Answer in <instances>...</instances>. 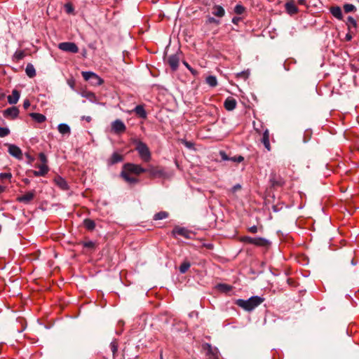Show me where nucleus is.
I'll return each instance as SVG.
<instances>
[{"label": "nucleus", "instance_id": "1", "mask_svg": "<svg viewBox=\"0 0 359 359\" xmlns=\"http://www.w3.org/2000/svg\"><path fill=\"white\" fill-rule=\"evenodd\" d=\"M264 301V299L262 297L259 296H253L247 300L242 299H237L236 304L238 306L243 309L245 311H252L253 309L260 305Z\"/></svg>", "mask_w": 359, "mask_h": 359}, {"label": "nucleus", "instance_id": "2", "mask_svg": "<svg viewBox=\"0 0 359 359\" xmlns=\"http://www.w3.org/2000/svg\"><path fill=\"white\" fill-rule=\"evenodd\" d=\"M132 142L135 145V149L138 152L140 158L144 162H149L151 159V154L148 146L137 138L133 139Z\"/></svg>", "mask_w": 359, "mask_h": 359}, {"label": "nucleus", "instance_id": "3", "mask_svg": "<svg viewBox=\"0 0 359 359\" xmlns=\"http://www.w3.org/2000/svg\"><path fill=\"white\" fill-rule=\"evenodd\" d=\"M240 241L244 243L252 244L257 247L266 248L271 245V242L269 240L262 237L252 238L248 236H244L240 238Z\"/></svg>", "mask_w": 359, "mask_h": 359}, {"label": "nucleus", "instance_id": "4", "mask_svg": "<svg viewBox=\"0 0 359 359\" xmlns=\"http://www.w3.org/2000/svg\"><path fill=\"white\" fill-rule=\"evenodd\" d=\"M270 187L273 189H278L285 184V180L276 170H272L269 175Z\"/></svg>", "mask_w": 359, "mask_h": 359}, {"label": "nucleus", "instance_id": "5", "mask_svg": "<svg viewBox=\"0 0 359 359\" xmlns=\"http://www.w3.org/2000/svg\"><path fill=\"white\" fill-rule=\"evenodd\" d=\"M123 171H126L129 174H135L136 175H140L142 173L146 172V169L142 168L140 165L127 163H125L123 166Z\"/></svg>", "mask_w": 359, "mask_h": 359}, {"label": "nucleus", "instance_id": "6", "mask_svg": "<svg viewBox=\"0 0 359 359\" xmlns=\"http://www.w3.org/2000/svg\"><path fill=\"white\" fill-rule=\"evenodd\" d=\"M81 74L84 80L90 81L94 86H100L104 83V80L94 72H82Z\"/></svg>", "mask_w": 359, "mask_h": 359}, {"label": "nucleus", "instance_id": "7", "mask_svg": "<svg viewBox=\"0 0 359 359\" xmlns=\"http://www.w3.org/2000/svg\"><path fill=\"white\" fill-rule=\"evenodd\" d=\"M58 48L62 51L71 53H77L79 47L74 42H62L58 44Z\"/></svg>", "mask_w": 359, "mask_h": 359}, {"label": "nucleus", "instance_id": "8", "mask_svg": "<svg viewBox=\"0 0 359 359\" xmlns=\"http://www.w3.org/2000/svg\"><path fill=\"white\" fill-rule=\"evenodd\" d=\"M203 349L206 351L207 359H219L217 348H213L211 344L205 343L203 345Z\"/></svg>", "mask_w": 359, "mask_h": 359}, {"label": "nucleus", "instance_id": "9", "mask_svg": "<svg viewBox=\"0 0 359 359\" xmlns=\"http://www.w3.org/2000/svg\"><path fill=\"white\" fill-rule=\"evenodd\" d=\"M180 54L181 53H177L168 57L167 63L170 66L172 72L177 71L179 67Z\"/></svg>", "mask_w": 359, "mask_h": 359}, {"label": "nucleus", "instance_id": "10", "mask_svg": "<svg viewBox=\"0 0 359 359\" xmlns=\"http://www.w3.org/2000/svg\"><path fill=\"white\" fill-rule=\"evenodd\" d=\"M35 196L36 191L34 189H32L29 191H27L24 195L18 196L16 201L19 203H22L24 204H29L34 200Z\"/></svg>", "mask_w": 359, "mask_h": 359}, {"label": "nucleus", "instance_id": "11", "mask_svg": "<svg viewBox=\"0 0 359 359\" xmlns=\"http://www.w3.org/2000/svg\"><path fill=\"white\" fill-rule=\"evenodd\" d=\"M172 233L174 236L175 235L181 236L187 239H191L194 236V234L191 231L188 230L187 229H186L184 227H180V226H175L173 229Z\"/></svg>", "mask_w": 359, "mask_h": 359}, {"label": "nucleus", "instance_id": "12", "mask_svg": "<svg viewBox=\"0 0 359 359\" xmlns=\"http://www.w3.org/2000/svg\"><path fill=\"white\" fill-rule=\"evenodd\" d=\"M111 129L115 133L121 134L126 132V126L122 121L116 119L112 122Z\"/></svg>", "mask_w": 359, "mask_h": 359}, {"label": "nucleus", "instance_id": "13", "mask_svg": "<svg viewBox=\"0 0 359 359\" xmlns=\"http://www.w3.org/2000/svg\"><path fill=\"white\" fill-rule=\"evenodd\" d=\"M6 145L8 147V151L11 156L15 157L19 160H21L22 158V152L20 147L15 144H7Z\"/></svg>", "mask_w": 359, "mask_h": 359}, {"label": "nucleus", "instance_id": "14", "mask_svg": "<svg viewBox=\"0 0 359 359\" xmlns=\"http://www.w3.org/2000/svg\"><path fill=\"white\" fill-rule=\"evenodd\" d=\"M19 109L16 107H11L3 111V115L6 118L15 119L19 115Z\"/></svg>", "mask_w": 359, "mask_h": 359}, {"label": "nucleus", "instance_id": "15", "mask_svg": "<svg viewBox=\"0 0 359 359\" xmlns=\"http://www.w3.org/2000/svg\"><path fill=\"white\" fill-rule=\"evenodd\" d=\"M146 169V172L149 173L151 177H161L164 175V171L158 167L149 165Z\"/></svg>", "mask_w": 359, "mask_h": 359}, {"label": "nucleus", "instance_id": "16", "mask_svg": "<svg viewBox=\"0 0 359 359\" xmlns=\"http://www.w3.org/2000/svg\"><path fill=\"white\" fill-rule=\"evenodd\" d=\"M285 8L286 12L290 15H295L299 12L294 0H287L285 4Z\"/></svg>", "mask_w": 359, "mask_h": 359}, {"label": "nucleus", "instance_id": "17", "mask_svg": "<svg viewBox=\"0 0 359 359\" xmlns=\"http://www.w3.org/2000/svg\"><path fill=\"white\" fill-rule=\"evenodd\" d=\"M39 168V170H32L29 172L33 174L35 177L45 176L49 171L48 165H36Z\"/></svg>", "mask_w": 359, "mask_h": 359}, {"label": "nucleus", "instance_id": "18", "mask_svg": "<svg viewBox=\"0 0 359 359\" xmlns=\"http://www.w3.org/2000/svg\"><path fill=\"white\" fill-rule=\"evenodd\" d=\"M236 105L237 102L233 97H228L224 102V107L227 111L233 110L236 107Z\"/></svg>", "mask_w": 359, "mask_h": 359}, {"label": "nucleus", "instance_id": "19", "mask_svg": "<svg viewBox=\"0 0 359 359\" xmlns=\"http://www.w3.org/2000/svg\"><path fill=\"white\" fill-rule=\"evenodd\" d=\"M55 184L63 191L69 189V185L67 181L60 176H57L54 179Z\"/></svg>", "mask_w": 359, "mask_h": 359}, {"label": "nucleus", "instance_id": "20", "mask_svg": "<svg viewBox=\"0 0 359 359\" xmlns=\"http://www.w3.org/2000/svg\"><path fill=\"white\" fill-rule=\"evenodd\" d=\"M133 112L135 113V114L139 117V118H147V111H145L144 109V105L143 104H139V105H137L133 109Z\"/></svg>", "mask_w": 359, "mask_h": 359}, {"label": "nucleus", "instance_id": "21", "mask_svg": "<svg viewBox=\"0 0 359 359\" xmlns=\"http://www.w3.org/2000/svg\"><path fill=\"white\" fill-rule=\"evenodd\" d=\"M130 175V174L123 170L121 172V177L128 184H135L139 182V180L137 177H131Z\"/></svg>", "mask_w": 359, "mask_h": 359}, {"label": "nucleus", "instance_id": "22", "mask_svg": "<svg viewBox=\"0 0 359 359\" xmlns=\"http://www.w3.org/2000/svg\"><path fill=\"white\" fill-rule=\"evenodd\" d=\"M261 142L268 151H271V145L269 142V131L268 129H266L264 130Z\"/></svg>", "mask_w": 359, "mask_h": 359}, {"label": "nucleus", "instance_id": "23", "mask_svg": "<svg viewBox=\"0 0 359 359\" xmlns=\"http://www.w3.org/2000/svg\"><path fill=\"white\" fill-rule=\"evenodd\" d=\"M212 13L216 17L222 18L225 15V11L222 6L215 5Z\"/></svg>", "mask_w": 359, "mask_h": 359}, {"label": "nucleus", "instance_id": "24", "mask_svg": "<svg viewBox=\"0 0 359 359\" xmlns=\"http://www.w3.org/2000/svg\"><path fill=\"white\" fill-rule=\"evenodd\" d=\"M123 161V156L117 152H114V153H113L111 158H109V163L111 165H114V164L118 163L119 162H121Z\"/></svg>", "mask_w": 359, "mask_h": 359}, {"label": "nucleus", "instance_id": "25", "mask_svg": "<svg viewBox=\"0 0 359 359\" xmlns=\"http://www.w3.org/2000/svg\"><path fill=\"white\" fill-rule=\"evenodd\" d=\"M20 98V93L17 90L12 91V95L8 96V102L11 104H16Z\"/></svg>", "mask_w": 359, "mask_h": 359}, {"label": "nucleus", "instance_id": "26", "mask_svg": "<svg viewBox=\"0 0 359 359\" xmlns=\"http://www.w3.org/2000/svg\"><path fill=\"white\" fill-rule=\"evenodd\" d=\"M29 116L32 118V119L39 123H43L46 120V117L42 114L33 112L30 113Z\"/></svg>", "mask_w": 359, "mask_h": 359}, {"label": "nucleus", "instance_id": "27", "mask_svg": "<svg viewBox=\"0 0 359 359\" xmlns=\"http://www.w3.org/2000/svg\"><path fill=\"white\" fill-rule=\"evenodd\" d=\"M330 12L332 13V15L335 17L336 18L339 19V20H341L342 19V12H341V9L340 7L339 6H333L330 8Z\"/></svg>", "mask_w": 359, "mask_h": 359}, {"label": "nucleus", "instance_id": "28", "mask_svg": "<svg viewBox=\"0 0 359 359\" xmlns=\"http://www.w3.org/2000/svg\"><path fill=\"white\" fill-rule=\"evenodd\" d=\"M95 226V222L91 219L87 218L83 220V226L88 231H93Z\"/></svg>", "mask_w": 359, "mask_h": 359}, {"label": "nucleus", "instance_id": "29", "mask_svg": "<svg viewBox=\"0 0 359 359\" xmlns=\"http://www.w3.org/2000/svg\"><path fill=\"white\" fill-rule=\"evenodd\" d=\"M60 133L62 135L70 134L71 130L69 126L66 123H60L57 126Z\"/></svg>", "mask_w": 359, "mask_h": 359}, {"label": "nucleus", "instance_id": "30", "mask_svg": "<svg viewBox=\"0 0 359 359\" xmlns=\"http://www.w3.org/2000/svg\"><path fill=\"white\" fill-rule=\"evenodd\" d=\"M25 57V53L24 50H16L13 55V61L18 62Z\"/></svg>", "mask_w": 359, "mask_h": 359}, {"label": "nucleus", "instance_id": "31", "mask_svg": "<svg viewBox=\"0 0 359 359\" xmlns=\"http://www.w3.org/2000/svg\"><path fill=\"white\" fill-rule=\"evenodd\" d=\"M25 72L29 78H33L36 76V70L32 64L28 63L27 65Z\"/></svg>", "mask_w": 359, "mask_h": 359}, {"label": "nucleus", "instance_id": "32", "mask_svg": "<svg viewBox=\"0 0 359 359\" xmlns=\"http://www.w3.org/2000/svg\"><path fill=\"white\" fill-rule=\"evenodd\" d=\"M217 288L222 292H230L233 287L230 285H228V284H225V283H219L217 285Z\"/></svg>", "mask_w": 359, "mask_h": 359}, {"label": "nucleus", "instance_id": "33", "mask_svg": "<svg viewBox=\"0 0 359 359\" xmlns=\"http://www.w3.org/2000/svg\"><path fill=\"white\" fill-rule=\"evenodd\" d=\"M168 216H169V214L168 212L161 211V212L156 213L154 215L153 219L154 220H161V219H166L167 217H168Z\"/></svg>", "mask_w": 359, "mask_h": 359}, {"label": "nucleus", "instance_id": "34", "mask_svg": "<svg viewBox=\"0 0 359 359\" xmlns=\"http://www.w3.org/2000/svg\"><path fill=\"white\" fill-rule=\"evenodd\" d=\"M191 266L189 262L184 261L179 267V271L181 273H185Z\"/></svg>", "mask_w": 359, "mask_h": 359}, {"label": "nucleus", "instance_id": "35", "mask_svg": "<svg viewBox=\"0 0 359 359\" xmlns=\"http://www.w3.org/2000/svg\"><path fill=\"white\" fill-rule=\"evenodd\" d=\"M83 248H88L90 250H94L96 248V243L93 241H83L81 243Z\"/></svg>", "mask_w": 359, "mask_h": 359}, {"label": "nucleus", "instance_id": "36", "mask_svg": "<svg viewBox=\"0 0 359 359\" xmlns=\"http://www.w3.org/2000/svg\"><path fill=\"white\" fill-rule=\"evenodd\" d=\"M206 83L211 87H215L217 85V80L215 76H208L206 78Z\"/></svg>", "mask_w": 359, "mask_h": 359}, {"label": "nucleus", "instance_id": "37", "mask_svg": "<svg viewBox=\"0 0 359 359\" xmlns=\"http://www.w3.org/2000/svg\"><path fill=\"white\" fill-rule=\"evenodd\" d=\"M345 13H348L356 11V8L354 5L351 4H345L343 6Z\"/></svg>", "mask_w": 359, "mask_h": 359}, {"label": "nucleus", "instance_id": "38", "mask_svg": "<svg viewBox=\"0 0 359 359\" xmlns=\"http://www.w3.org/2000/svg\"><path fill=\"white\" fill-rule=\"evenodd\" d=\"M233 11L236 14L242 15L245 11V8L241 4H237Z\"/></svg>", "mask_w": 359, "mask_h": 359}, {"label": "nucleus", "instance_id": "39", "mask_svg": "<svg viewBox=\"0 0 359 359\" xmlns=\"http://www.w3.org/2000/svg\"><path fill=\"white\" fill-rule=\"evenodd\" d=\"M11 131L8 128L0 127V137H4L10 134Z\"/></svg>", "mask_w": 359, "mask_h": 359}, {"label": "nucleus", "instance_id": "40", "mask_svg": "<svg viewBox=\"0 0 359 359\" xmlns=\"http://www.w3.org/2000/svg\"><path fill=\"white\" fill-rule=\"evenodd\" d=\"M249 76V72L246 71H243L236 74V78L243 79L244 80L247 79Z\"/></svg>", "mask_w": 359, "mask_h": 359}, {"label": "nucleus", "instance_id": "41", "mask_svg": "<svg viewBox=\"0 0 359 359\" xmlns=\"http://www.w3.org/2000/svg\"><path fill=\"white\" fill-rule=\"evenodd\" d=\"M347 25L348 27L352 26L354 28H356V27H357V23H356L355 20L351 16L348 17Z\"/></svg>", "mask_w": 359, "mask_h": 359}, {"label": "nucleus", "instance_id": "42", "mask_svg": "<svg viewBox=\"0 0 359 359\" xmlns=\"http://www.w3.org/2000/svg\"><path fill=\"white\" fill-rule=\"evenodd\" d=\"M39 158L41 161L42 165H47L48 159L44 153H43V152L39 153Z\"/></svg>", "mask_w": 359, "mask_h": 359}, {"label": "nucleus", "instance_id": "43", "mask_svg": "<svg viewBox=\"0 0 359 359\" xmlns=\"http://www.w3.org/2000/svg\"><path fill=\"white\" fill-rule=\"evenodd\" d=\"M110 348L113 353V355H115L118 351V344L116 341H114L110 344Z\"/></svg>", "mask_w": 359, "mask_h": 359}, {"label": "nucleus", "instance_id": "44", "mask_svg": "<svg viewBox=\"0 0 359 359\" xmlns=\"http://www.w3.org/2000/svg\"><path fill=\"white\" fill-rule=\"evenodd\" d=\"M12 178V174L11 172H1L0 173V179L1 180H8Z\"/></svg>", "mask_w": 359, "mask_h": 359}, {"label": "nucleus", "instance_id": "45", "mask_svg": "<svg viewBox=\"0 0 359 359\" xmlns=\"http://www.w3.org/2000/svg\"><path fill=\"white\" fill-rule=\"evenodd\" d=\"M207 23L208 24H215L217 25L220 24V21L219 20H217L216 18L213 17L209 16L207 20Z\"/></svg>", "mask_w": 359, "mask_h": 359}, {"label": "nucleus", "instance_id": "46", "mask_svg": "<svg viewBox=\"0 0 359 359\" xmlns=\"http://www.w3.org/2000/svg\"><path fill=\"white\" fill-rule=\"evenodd\" d=\"M65 8L67 13H72L74 11V8L71 4H66Z\"/></svg>", "mask_w": 359, "mask_h": 359}, {"label": "nucleus", "instance_id": "47", "mask_svg": "<svg viewBox=\"0 0 359 359\" xmlns=\"http://www.w3.org/2000/svg\"><path fill=\"white\" fill-rule=\"evenodd\" d=\"M244 160L242 156H238L231 158V161L236 163H241Z\"/></svg>", "mask_w": 359, "mask_h": 359}, {"label": "nucleus", "instance_id": "48", "mask_svg": "<svg viewBox=\"0 0 359 359\" xmlns=\"http://www.w3.org/2000/svg\"><path fill=\"white\" fill-rule=\"evenodd\" d=\"M82 95L88 99L94 98L95 94L92 92H86L82 94Z\"/></svg>", "mask_w": 359, "mask_h": 359}, {"label": "nucleus", "instance_id": "49", "mask_svg": "<svg viewBox=\"0 0 359 359\" xmlns=\"http://www.w3.org/2000/svg\"><path fill=\"white\" fill-rule=\"evenodd\" d=\"M248 231L252 233H256L258 231V228L256 225L250 226L248 229Z\"/></svg>", "mask_w": 359, "mask_h": 359}, {"label": "nucleus", "instance_id": "50", "mask_svg": "<svg viewBox=\"0 0 359 359\" xmlns=\"http://www.w3.org/2000/svg\"><path fill=\"white\" fill-rule=\"evenodd\" d=\"M220 156L224 161H231V158H229L224 151H220Z\"/></svg>", "mask_w": 359, "mask_h": 359}, {"label": "nucleus", "instance_id": "51", "mask_svg": "<svg viewBox=\"0 0 359 359\" xmlns=\"http://www.w3.org/2000/svg\"><path fill=\"white\" fill-rule=\"evenodd\" d=\"M184 144L186 147H187L189 149H192V148H194V144L189 141H184Z\"/></svg>", "mask_w": 359, "mask_h": 359}, {"label": "nucleus", "instance_id": "52", "mask_svg": "<svg viewBox=\"0 0 359 359\" xmlns=\"http://www.w3.org/2000/svg\"><path fill=\"white\" fill-rule=\"evenodd\" d=\"M25 156L27 158L28 163L30 164L34 161V158L28 153L25 154Z\"/></svg>", "mask_w": 359, "mask_h": 359}, {"label": "nucleus", "instance_id": "53", "mask_svg": "<svg viewBox=\"0 0 359 359\" xmlns=\"http://www.w3.org/2000/svg\"><path fill=\"white\" fill-rule=\"evenodd\" d=\"M241 189V185L239 184H237L236 185H234L232 188H231V191L233 193H235L237 191Z\"/></svg>", "mask_w": 359, "mask_h": 359}, {"label": "nucleus", "instance_id": "54", "mask_svg": "<svg viewBox=\"0 0 359 359\" xmlns=\"http://www.w3.org/2000/svg\"><path fill=\"white\" fill-rule=\"evenodd\" d=\"M30 106V102L29 100L26 99L23 102V107L25 109H27Z\"/></svg>", "mask_w": 359, "mask_h": 359}, {"label": "nucleus", "instance_id": "55", "mask_svg": "<svg viewBox=\"0 0 359 359\" xmlns=\"http://www.w3.org/2000/svg\"><path fill=\"white\" fill-rule=\"evenodd\" d=\"M241 20L242 18L241 17H233L231 21L234 25H238Z\"/></svg>", "mask_w": 359, "mask_h": 359}, {"label": "nucleus", "instance_id": "56", "mask_svg": "<svg viewBox=\"0 0 359 359\" xmlns=\"http://www.w3.org/2000/svg\"><path fill=\"white\" fill-rule=\"evenodd\" d=\"M6 97V93L3 88H0V101L4 100Z\"/></svg>", "mask_w": 359, "mask_h": 359}, {"label": "nucleus", "instance_id": "57", "mask_svg": "<svg viewBox=\"0 0 359 359\" xmlns=\"http://www.w3.org/2000/svg\"><path fill=\"white\" fill-rule=\"evenodd\" d=\"M297 3L299 4V5H302V6H305L306 7H309V6L307 5L306 4V0H298L297 1Z\"/></svg>", "mask_w": 359, "mask_h": 359}, {"label": "nucleus", "instance_id": "58", "mask_svg": "<svg viewBox=\"0 0 359 359\" xmlns=\"http://www.w3.org/2000/svg\"><path fill=\"white\" fill-rule=\"evenodd\" d=\"M189 70L194 76H196L198 74V72L196 69H193L191 67H190V69H189Z\"/></svg>", "mask_w": 359, "mask_h": 359}, {"label": "nucleus", "instance_id": "59", "mask_svg": "<svg viewBox=\"0 0 359 359\" xmlns=\"http://www.w3.org/2000/svg\"><path fill=\"white\" fill-rule=\"evenodd\" d=\"M6 191V187L0 185V194L4 193Z\"/></svg>", "mask_w": 359, "mask_h": 359}, {"label": "nucleus", "instance_id": "60", "mask_svg": "<svg viewBox=\"0 0 359 359\" xmlns=\"http://www.w3.org/2000/svg\"><path fill=\"white\" fill-rule=\"evenodd\" d=\"M182 63L184 64V65L189 69H190L191 66L189 65V64L186 62V61H183Z\"/></svg>", "mask_w": 359, "mask_h": 359}, {"label": "nucleus", "instance_id": "61", "mask_svg": "<svg viewBox=\"0 0 359 359\" xmlns=\"http://www.w3.org/2000/svg\"><path fill=\"white\" fill-rule=\"evenodd\" d=\"M83 118L85 119L88 122H90L92 119L90 116H83Z\"/></svg>", "mask_w": 359, "mask_h": 359}, {"label": "nucleus", "instance_id": "62", "mask_svg": "<svg viewBox=\"0 0 359 359\" xmlns=\"http://www.w3.org/2000/svg\"><path fill=\"white\" fill-rule=\"evenodd\" d=\"M69 86H70L72 88H74V81H72V82H69Z\"/></svg>", "mask_w": 359, "mask_h": 359}, {"label": "nucleus", "instance_id": "63", "mask_svg": "<svg viewBox=\"0 0 359 359\" xmlns=\"http://www.w3.org/2000/svg\"><path fill=\"white\" fill-rule=\"evenodd\" d=\"M273 211H275V212H277V211H278V208H276V205H273Z\"/></svg>", "mask_w": 359, "mask_h": 359}, {"label": "nucleus", "instance_id": "64", "mask_svg": "<svg viewBox=\"0 0 359 359\" xmlns=\"http://www.w3.org/2000/svg\"><path fill=\"white\" fill-rule=\"evenodd\" d=\"M23 181H24V182H25V183H26V184H29V180L28 179H25Z\"/></svg>", "mask_w": 359, "mask_h": 359}]
</instances>
